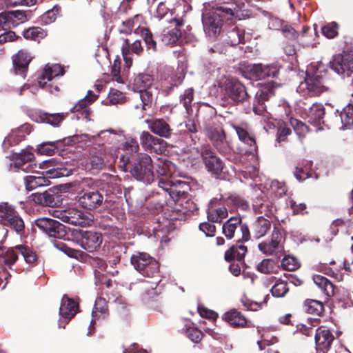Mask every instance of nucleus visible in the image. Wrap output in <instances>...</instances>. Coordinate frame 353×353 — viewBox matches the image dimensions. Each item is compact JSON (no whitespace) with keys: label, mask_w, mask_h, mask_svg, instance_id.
Segmentation results:
<instances>
[{"label":"nucleus","mask_w":353,"mask_h":353,"mask_svg":"<svg viewBox=\"0 0 353 353\" xmlns=\"http://www.w3.org/2000/svg\"><path fill=\"white\" fill-rule=\"evenodd\" d=\"M291 134L290 128H288L285 124L281 125L277 131L276 140L278 142H283L287 140V137Z\"/></svg>","instance_id":"338daca9"},{"label":"nucleus","mask_w":353,"mask_h":353,"mask_svg":"<svg viewBox=\"0 0 353 353\" xmlns=\"http://www.w3.org/2000/svg\"><path fill=\"white\" fill-rule=\"evenodd\" d=\"M150 279L151 281L144 280L139 285V289L142 292V296L144 299L152 298L161 293L160 289L158 288L160 282H158L154 287H152L154 279Z\"/></svg>","instance_id":"58836bf2"},{"label":"nucleus","mask_w":353,"mask_h":353,"mask_svg":"<svg viewBox=\"0 0 353 353\" xmlns=\"http://www.w3.org/2000/svg\"><path fill=\"white\" fill-rule=\"evenodd\" d=\"M223 321L233 327L252 326L250 322L238 310L233 309L226 312L222 316Z\"/></svg>","instance_id":"7c9ffc66"},{"label":"nucleus","mask_w":353,"mask_h":353,"mask_svg":"<svg viewBox=\"0 0 353 353\" xmlns=\"http://www.w3.org/2000/svg\"><path fill=\"white\" fill-rule=\"evenodd\" d=\"M247 252V248L243 245H236L235 246H232L230 250H228L225 254V259L228 261H230L233 259H236L237 261H242Z\"/></svg>","instance_id":"c03bdc74"},{"label":"nucleus","mask_w":353,"mask_h":353,"mask_svg":"<svg viewBox=\"0 0 353 353\" xmlns=\"http://www.w3.org/2000/svg\"><path fill=\"white\" fill-rule=\"evenodd\" d=\"M334 337L331 332L325 327H319L315 333V343L317 350H321L323 353L327 351L334 340Z\"/></svg>","instance_id":"a878e982"},{"label":"nucleus","mask_w":353,"mask_h":353,"mask_svg":"<svg viewBox=\"0 0 353 353\" xmlns=\"http://www.w3.org/2000/svg\"><path fill=\"white\" fill-rule=\"evenodd\" d=\"M101 88V85H95V91L89 90L85 98L79 100L75 105L70 109V112L72 113L78 112L81 114L83 118L88 119L90 110L88 106L97 99Z\"/></svg>","instance_id":"f3484780"},{"label":"nucleus","mask_w":353,"mask_h":353,"mask_svg":"<svg viewBox=\"0 0 353 353\" xmlns=\"http://www.w3.org/2000/svg\"><path fill=\"white\" fill-rule=\"evenodd\" d=\"M114 264H115L114 262L108 265L106 262L101 259H93L92 265L95 268V277L99 280L100 283L103 282V277L114 276L116 273H117V270H116L113 267Z\"/></svg>","instance_id":"bb28decb"},{"label":"nucleus","mask_w":353,"mask_h":353,"mask_svg":"<svg viewBox=\"0 0 353 353\" xmlns=\"http://www.w3.org/2000/svg\"><path fill=\"white\" fill-rule=\"evenodd\" d=\"M152 160L153 161L154 170H155V176L161 177L159 181V186L168 192L174 201H179L181 194L184 193V190H178V186L184 185L185 183L179 181L174 182L170 179L174 174V165L167 159L166 156L160 157L153 156Z\"/></svg>","instance_id":"f03ea898"},{"label":"nucleus","mask_w":353,"mask_h":353,"mask_svg":"<svg viewBox=\"0 0 353 353\" xmlns=\"http://www.w3.org/2000/svg\"><path fill=\"white\" fill-rule=\"evenodd\" d=\"M205 164L209 172L218 175L224 168V163L217 156H207L204 159Z\"/></svg>","instance_id":"a19ab883"},{"label":"nucleus","mask_w":353,"mask_h":353,"mask_svg":"<svg viewBox=\"0 0 353 353\" xmlns=\"http://www.w3.org/2000/svg\"><path fill=\"white\" fill-rule=\"evenodd\" d=\"M77 303L66 295L63 296L61 302L59 314L61 319L66 320L65 323H68V322L75 316L77 313Z\"/></svg>","instance_id":"473e14b6"},{"label":"nucleus","mask_w":353,"mask_h":353,"mask_svg":"<svg viewBox=\"0 0 353 353\" xmlns=\"http://www.w3.org/2000/svg\"><path fill=\"white\" fill-rule=\"evenodd\" d=\"M194 99V90L192 88L186 89L183 94L180 96V102L183 104L188 114L192 111V103Z\"/></svg>","instance_id":"3c124183"},{"label":"nucleus","mask_w":353,"mask_h":353,"mask_svg":"<svg viewBox=\"0 0 353 353\" xmlns=\"http://www.w3.org/2000/svg\"><path fill=\"white\" fill-rule=\"evenodd\" d=\"M281 265L285 270L294 271L299 268L300 264L296 258L287 256L283 259Z\"/></svg>","instance_id":"0e129e2a"},{"label":"nucleus","mask_w":353,"mask_h":353,"mask_svg":"<svg viewBox=\"0 0 353 353\" xmlns=\"http://www.w3.org/2000/svg\"><path fill=\"white\" fill-rule=\"evenodd\" d=\"M125 99L126 97L123 92L117 89H111L109 92L106 103H110L111 105L122 103L125 101Z\"/></svg>","instance_id":"864d4df0"},{"label":"nucleus","mask_w":353,"mask_h":353,"mask_svg":"<svg viewBox=\"0 0 353 353\" xmlns=\"http://www.w3.org/2000/svg\"><path fill=\"white\" fill-rule=\"evenodd\" d=\"M98 141H102L105 150L108 152H117L121 141H124L125 136L121 131L112 129L101 131L97 137Z\"/></svg>","instance_id":"9b49d317"},{"label":"nucleus","mask_w":353,"mask_h":353,"mask_svg":"<svg viewBox=\"0 0 353 353\" xmlns=\"http://www.w3.org/2000/svg\"><path fill=\"white\" fill-rule=\"evenodd\" d=\"M325 109L321 103H314L309 109L307 117L309 121L315 125H319L323 122Z\"/></svg>","instance_id":"e433bc0d"},{"label":"nucleus","mask_w":353,"mask_h":353,"mask_svg":"<svg viewBox=\"0 0 353 353\" xmlns=\"http://www.w3.org/2000/svg\"><path fill=\"white\" fill-rule=\"evenodd\" d=\"M218 202L216 199L210 201L208 209V219L214 223L221 222L222 220L228 216V210L224 207H216V203Z\"/></svg>","instance_id":"f704fd0d"},{"label":"nucleus","mask_w":353,"mask_h":353,"mask_svg":"<svg viewBox=\"0 0 353 353\" xmlns=\"http://www.w3.org/2000/svg\"><path fill=\"white\" fill-rule=\"evenodd\" d=\"M103 242L101 234L94 231H85L80 239L81 246L85 250L92 252L99 248Z\"/></svg>","instance_id":"4be33fe9"},{"label":"nucleus","mask_w":353,"mask_h":353,"mask_svg":"<svg viewBox=\"0 0 353 353\" xmlns=\"http://www.w3.org/2000/svg\"><path fill=\"white\" fill-rule=\"evenodd\" d=\"M19 252L17 246L6 250L0 248V279H8L10 274L7 272V268L11 269L17 261Z\"/></svg>","instance_id":"2eb2a0df"},{"label":"nucleus","mask_w":353,"mask_h":353,"mask_svg":"<svg viewBox=\"0 0 353 353\" xmlns=\"http://www.w3.org/2000/svg\"><path fill=\"white\" fill-rule=\"evenodd\" d=\"M149 129L155 134L168 138L172 134L170 125L163 119L146 120Z\"/></svg>","instance_id":"72a5a7b5"},{"label":"nucleus","mask_w":353,"mask_h":353,"mask_svg":"<svg viewBox=\"0 0 353 353\" xmlns=\"http://www.w3.org/2000/svg\"><path fill=\"white\" fill-rule=\"evenodd\" d=\"M330 65L337 74L350 76L353 72V53L343 52L336 55Z\"/></svg>","instance_id":"dca6fc26"},{"label":"nucleus","mask_w":353,"mask_h":353,"mask_svg":"<svg viewBox=\"0 0 353 353\" xmlns=\"http://www.w3.org/2000/svg\"><path fill=\"white\" fill-rule=\"evenodd\" d=\"M202 22L205 34L211 38H216L221 32L223 20H231L236 16L237 10L228 4L219 5L210 2L203 5Z\"/></svg>","instance_id":"f257e3e1"},{"label":"nucleus","mask_w":353,"mask_h":353,"mask_svg":"<svg viewBox=\"0 0 353 353\" xmlns=\"http://www.w3.org/2000/svg\"><path fill=\"white\" fill-rule=\"evenodd\" d=\"M170 26L165 28L161 34V41L166 45L174 44L181 37V31L178 27L182 26L183 23L177 19L172 21Z\"/></svg>","instance_id":"2f4dec72"},{"label":"nucleus","mask_w":353,"mask_h":353,"mask_svg":"<svg viewBox=\"0 0 353 353\" xmlns=\"http://www.w3.org/2000/svg\"><path fill=\"white\" fill-rule=\"evenodd\" d=\"M341 123L344 128H350L353 125V104L345 107L340 114Z\"/></svg>","instance_id":"09e8293b"},{"label":"nucleus","mask_w":353,"mask_h":353,"mask_svg":"<svg viewBox=\"0 0 353 353\" xmlns=\"http://www.w3.org/2000/svg\"><path fill=\"white\" fill-rule=\"evenodd\" d=\"M139 149V146L136 139L125 137L124 141H121L117 152H123L125 154H133L137 153Z\"/></svg>","instance_id":"79ce46f5"},{"label":"nucleus","mask_w":353,"mask_h":353,"mask_svg":"<svg viewBox=\"0 0 353 353\" xmlns=\"http://www.w3.org/2000/svg\"><path fill=\"white\" fill-rule=\"evenodd\" d=\"M315 35L316 28H314V29H311L308 28L303 31L301 37V41L304 46L314 47V43L313 42V37Z\"/></svg>","instance_id":"e2e57ef3"},{"label":"nucleus","mask_w":353,"mask_h":353,"mask_svg":"<svg viewBox=\"0 0 353 353\" xmlns=\"http://www.w3.org/2000/svg\"><path fill=\"white\" fill-rule=\"evenodd\" d=\"M23 37L27 39L37 40L44 37V31L39 27H33L23 31Z\"/></svg>","instance_id":"13d9d810"},{"label":"nucleus","mask_w":353,"mask_h":353,"mask_svg":"<svg viewBox=\"0 0 353 353\" xmlns=\"http://www.w3.org/2000/svg\"><path fill=\"white\" fill-rule=\"evenodd\" d=\"M7 163H9L10 169H21L24 172H33L37 167L32 163V159L29 156H8Z\"/></svg>","instance_id":"393cba45"},{"label":"nucleus","mask_w":353,"mask_h":353,"mask_svg":"<svg viewBox=\"0 0 353 353\" xmlns=\"http://www.w3.org/2000/svg\"><path fill=\"white\" fill-rule=\"evenodd\" d=\"M103 201V196L98 191L86 192L78 199L79 205L88 210H93L100 207Z\"/></svg>","instance_id":"412c9836"},{"label":"nucleus","mask_w":353,"mask_h":353,"mask_svg":"<svg viewBox=\"0 0 353 353\" xmlns=\"http://www.w3.org/2000/svg\"><path fill=\"white\" fill-rule=\"evenodd\" d=\"M142 146L150 153L156 154H165L167 143L159 138L155 137L148 132H143L140 137Z\"/></svg>","instance_id":"4468645a"},{"label":"nucleus","mask_w":353,"mask_h":353,"mask_svg":"<svg viewBox=\"0 0 353 353\" xmlns=\"http://www.w3.org/2000/svg\"><path fill=\"white\" fill-rule=\"evenodd\" d=\"M122 55L127 68H130L132 63V58L130 56V52L140 55L143 52V48L139 40L134 41L130 43L128 39H124L121 46Z\"/></svg>","instance_id":"c85d7f7f"},{"label":"nucleus","mask_w":353,"mask_h":353,"mask_svg":"<svg viewBox=\"0 0 353 353\" xmlns=\"http://www.w3.org/2000/svg\"><path fill=\"white\" fill-rule=\"evenodd\" d=\"M60 8L54 6L52 9L48 10L43 15V19L46 23H50L56 20L57 14L59 13Z\"/></svg>","instance_id":"774afa93"},{"label":"nucleus","mask_w":353,"mask_h":353,"mask_svg":"<svg viewBox=\"0 0 353 353\" xmlns=\"http://www.w3.org/2000/svg\"><path fill=\"white\" fill-rule=\"evenodd\" d=\"M31 54L26 50H20L13 57L12 63L16 74L21 75L23 78L26 76L28 65L32 60Z\"/></svg>","instance_id":"b1692460"},{"label":"nucleus","mask_w":353,"mask_h":353,"mask_svg":"<svg viewBox=\"0 0 353 353\" xmlns=\"http://www.w3.org/2000/svg\"><path fill=\"white\" fill-rule=\"evenodd\" d=\"M270 227L271 223L268 219L263 216L258 217L252 224V232L253 236L256 239L264 236L270 230Z\"/></svg>","instance_id":"c9c22d12"},{"label":"nucleus","mask_w":353,"mask_h":353,"mask_svg":"<svg viewBox=\"0 0 353 353\" xmlns=\"http://www.w3.org/2000/svg\"><path fill=\"white\" fill-rule=\"evenodd\" d=\"M241 219L240 217H231L223 225L222 230L224 235L229 239L234 236V232L239 228L241 234L242 239L245 241H248L250 238V232L247 225H241Z\"/></svg>","instance_id":"a211bd4d"},{"label":"nucleus","mask_w":353,"mask_h":353,"mask_svg":"<svg viewBox=\"0 0 353 353\" xmlns=\"http://www.w3.org/2000/svg\"><path fill=\"white\" fill-rule=\"evenodd\" d=\"M108 307L105 299L99 297L95 301L94 309L92 310L93 318L99 317V313L105 314L107 312Z\"/></svg>","instance_id":"bf43d9fd"},{"label":"nucleus","mask_w":353,"mask_h":353,"mask_svg":"<svg viewBox=\"0 0 353 353\" xmlns=\"http://www.w3.org/2000/svg\"><path fill=\"white\" fill-rule=\"evenodd\" d=\"M138 93L141 103L135 104L134 108H141L142 110H147L155 103L159 92L157 88H149L145 90L138 91Z\"/></svg>","instance_id":"c756f323"},{"label":"nucleus","mask_w":353,"mask_h":353,"mask_svg":"<svg viewBox=\"0 0 353 353\" xmlns=\"http://www.w3.org/2000/svg\"><path fill=\"white\" fill-rule=\"evenodd\" d=\"M223 86L225 97L231 99L234 102H243L248 97L245 86L237 80L227 79Z\"/></svg>","instance_id":"f8f14e48"},{"label":"nucleus","mask_w":353,"mask_h":353,"mask_svg":"<svg viewBox=\"0 0 353 353\" xmlns=\"http://www.w3.org/2000/svg\"><path fill=\"white\" fill-rule=\"evenodd\" d=\"M305 310L309 314L320 315L323 311V305L316 300H307L305 302Z\"/></svg>","instance_id":"8fccbe9b"},{"label":"nucleus","mask_w":353,"mask_h":353,"mask_svg":"<svg viewBox=\"0 0 353 353\" xmlns=\"http://www.w3.org/2000/svg\"><path fill=\"white\" fill-rule=\"evenodd\" d=\"M290 123L301 140L306 136L308 128L305 124L294 118H291Z\"/></svg>","instance_id":"5fc2aeb1"},{"label":"nucleus","mask_w":353,"mask_h":353,"mask_svg":"<svg viewBox=\"0 0 353 353\" xmlns=\"http://www.w3.org/2000/svg\"><path fill=\"white\" fill-rule=\"evenodd\" d=\"M131 263L143 276L154 279L152 287L161 281L159 263L148 254L138 253L131 257Z\"/></svg>","instance_id":"20e7f679"},{"label":"nucleus","mask_w":353,"mask_h":353,"mask_svg":"<svg viewBox=\"0 0 353 353\" xmlns=\"http://www.w3.org/2000/svg\"><path fill=\"white\" fill-rule=\"evenodd\" d=\"M63 74L64 70L61 65L48 63L39 78L38 84L41 88L46 89L49 92L54 93L58 91V87L51 83L48 84L47 81H50L53 78L62 76Z\"/></svg>","instance_id":"6e6552de"},{"label":"nucleus","mask_w":353,"mask_h":353,"mask_svg":"<svg viewBox=\"0 0 353 353\" xmlns=\"http://www.w3.org/2000/svg\"><path fill=\"white\" fill-rule=\"evenodd\" d=\"M283 236L281 232L274 228L270 239L259 244L258 248L261 252L266 255L278 256L283 251Z\"/></svg>","instance_id":"1a4fd4ad"},{"label":"nucleus","mask_w":353,"mask_h":353,"mask_svg":"<svg viewBox=\"0 0 353 353\" xmlns=\"http://www.w3.org/2000/svg\"><path fill=\"white\" fill-rule=\"evenodd\" d=\"M0 218L3 225L9 227L17 233L24 230V221L14 208L7 202L0 203Z\"/></svg>","instance_id":"0eeeda50"},{"label":"nucleus","mask_w":353,"mask_h":353,"mask_svg":"<svg viewBox=\"0 0 353 353\" xmlns=\"http://www.w3.org/2000/svg\"><path fill=\"white\" fill-rule=\"evenodd\" d=\"M134 85L138 91L145 90L149 88H157L153 85L152 76L148 74L137 75L134 80Z\"/></svg>","instance_id":"49530a36"},{"label":"nucleus","mask_w":353,"mask_h":353,"mask_svg":"<svg viewBox=\"0 0 353 353\" xmlns=\"http://www.w3.org/2000/svg\"><path fill=\"white\" fill-rule=\"evenodd\" d=\"M121 160L126 163L128 169L137 180L147 183L154 181L155 174L150 156H121Z\"/></svg>","instance_id":"7ed1b4c3"},{"label":"nucleus","mask_w":353,"mask_h":353,"mask_svg":"<svg viewBox=\"0 0 353 353\" xmlns=\"http://www.w3.org/2000/svg\"><path fill=\"white\" fill-rule=\"evenodd\" d=\"M139 32H140L141 37H143L147 47L149 49H152L154 51L156 50L157 43L156 41H154L152 38V34L150 31L145 28H141L138 29Z\"/></svg>","instance_id":"052dcab7"},{"label":"nucleus","mask_w":353,"mask_h":353,"mask_svg":"<svg viewBox=\"0 0 353 353\" xmlns=\"http://www.w3.org/2000/svg\"><path fill=\"white\" fill-rule=\"evenodd\" d=\"M17 248L19 254L23 256L26 263H33L36 261L37 255L31 249L22 245H17Z\"/></svg>","instance_id":"6e6d98bb"},{"label":"nucleus","mask_w":353,"mask_h":353,"mask_svg":"<svg viewBox=\"0 0 353 353\" xmlns=\"http://www.w3.org/2000/svg\"><path fill=\"white\" fill-rule=\"evenodd\" d=\"M114 264H115L114 262L108 265L106 262L101 259H93L92 265L95 268V277L99 280L100 283L103 282V277L114 276L116 273H117V270H116L113 267Z\"/></svg>","instance_id":"cd10ccee"},{"label":"nucleus","mask_w":353,"mask_h":353,"mask_svg":"<svg viewBox=\"0 0 353 353\" xmlns=\"http://www.w3.org/2000/svg\"><path fill=\"white\" fill-rule=\"evenodd\" d=\"M67 114V113H45L42 117V119L44 122L53 126H58L65 119Z\"/></svg>","instance_id":"603ef678"},{"label":"nucleus","mask_w":353,"mask_h":353,"mask_svg":"<svg viewBox=\"0 0 353 353\" xmlns=\"http://www.w3.org/2000/svg\"><path fill=\"white\" fill-rule=\"evenodd\" d=\"M0 218L3 225L9 227L17 233L24 230V221L14 208L7 202L0 203Z\"/></svg>","instance_id":"423d86ee"},{"label":"nucleus","mask_w":353,"mask_h":353,"mask_svg":"<svg viewBox=\"0 0 353 353\" xmlns=\"http://www.w3.org/2000/svg\"><path fill=\"white\" fill-rule=\"evenodd\" d=\"M280 86V84L273 81L269 82L266 86L259 90L255 97L256 103H265L270 97L274 94V89Z\"/></svg>","instance_id":"ea45409f"},{"label":"nucleus","mask_w":353,"mask_h":353,"mask_svg":"<svg viewBox=\"0 0 353 353\" xmlns=\"http://www.w3.org/2000/svg\"><path fill=\"white\" fill-rule=\"evenodd\" d=\"M233 128L235 130L239 140L250 146V154L257 152L258 148L255 137L251 129L246 124H242L239 126L233 125Z\"/></svg>","instance_id":"5701e85b"},{"label":"nucleus","mask_w":353,"mask_h":353,"mask_svg":"<svg viewBox=\"0 0 353 353\" xmlns=\"http://www.w3.org/2000/svg\"><path fill=\"white\" fill-rule=\"evenodd\" d=\"M53 216L63 222L81 226H90L93 223V216L74 208H68L64 210H54Z\"/></svg>","instance_id":"39448f33"},{"label":"nucleus","mask_w":353,"mask_h":353,"mask_svg":"<svg viewBox=\"0 0 353 353\" xmlns=\"http://www.w3.org/2000/svg\"><path fill=\"white\" fill-rule=\"evenodd\" d=\"M25 185L28 190H32L41 186L50 185V181L42 176H28L25 177Z\"/></svg>","instance_id":"37998d69"},{"label":"nucleus","mask_w":353,"mask_h":353,"mask_svg":"<svg viewBox=\"0 0 353 353\" xmlns=\"http://www.w3.org/2000/svg\"><path fill=\"white\" fill-rule=\"evenodd\" d=\"M288 285L285 281H279L272 286L271 289L274 296L282 297L288 292Z\"/></svg>","instance_id":"680f3d73"},{"label":"nucleus","mask_w":353,"mask_h":353,"mask_svg":"<svg viewBox=\"0 0 353 353\" xmlns=\"http://www.w3.org/2000/svg\"><path fill=\"white\" fill-rule=\"evenodd\" d=\"M307 90L310 95H319L327 90V85L323 77L320 74V72L316 71L313 74L307 72V75L304 82H301L299 85V89Z\"/></svg>","instance_id":"9d476101"},{"label":"nucleus","mask_w":353,"mask_h":353,"mask_svg":"<svg viewBox=\"0 0 353 353\" xmlns=\"http://www.w3.org/2000/svg\"><path fill=\"white\" fill-rule=\"evenodd\" d=\"M277 268L272 259H264L257 265V270L264 274H270Z\"/></svg>","instance_id":"4d7b16f0"},{"label":"nucleus","mask_w":353,"mask_h":353,"mask_svg":"<svg viewBox=\"0 0 353 353\" xmlns=\"http://www.w3.org/2000/svg\"><path fill=\"white\" fill-rule=\"evenodd\" d=\"M314 283L328 296L334 294V286L332 283L325 277L321 275L313 276Z\"/></svg>","instance_id":"a18cd8bd"},{"label":"nucleus","mask_w":353,"mask_h":353,"mask_svg":"<svg viewBox=\"0 0 353 353\" xmlns=\"http://www.w3.org/2000/svg\"><path fill=\"white\" fill-rule=\"evenodd\" d=\"M26 20V13L21 10L8 11L0 14V24L4 30L14 28Z\"/></svg>","instance_id":"6ab92c4d"},{"label":"nucleus","mask_w":353,"mask_h":353,"mask_svg":"<svg viewBox=\"0 0 353 353\" xmlns=\"http://www.w3.org/2000/svg\"><path fill=\"white\" fill-rule=\"evenodd\" d=\"M265 65L262 63L249 65L245 70V76L252 80L265 79Z\"/></svg>","instance_id":"4c0bfd02"},{"label":"nucleus","mask_w":353,"mask_h":353,"mask_svg":"<svg viewBox=\"0 0 353 353\" xmlns=\"http://www.w3.org/2000/svg\"><path fill=\"white\" fill-rule=\"evenodd\" d=\"M35 225L50 237L61 239L66 233L65 226L54 219L39 218L35 221Z\"/></svg>","instance_id":"ddd939ff"},{"label":"nucleus","mask_w":353,"mask_h":353,"mask_svg":"<svg viewBox=\"0 0 353 353\" xmlns=\"http://www.w3.org/2000/svg\"><path fill=\"white\" fill-rule=\"evenodd\" d=\"M321 30L326 37L334 38L338 34V24L336 22H331L323 26Z\"/></svg>","instance_id":"69168bd1"},{"label":"nucleus","mask_w":353,"mask_h":353,"mask_svg":"<svg viewBox=\"0 0 353 353\" xmlns=\"http://www.w3.org/2000/svg\"><path fill=\"white\" fill-rule=\"evenodd\" d=\"M69 141V139H64L57 141L44 142L37 148V152L39 154H61L62 152H70L67 146Z\"/></svg>","instance_id":"aec40b11"},{"label":"nucleus","mask_w":353,"mask_h":353,"mask_svg":"<svg viewBox=\"0 0 353 353\" xmlns=\"http://www.w3.org/2000/svg\"><path fill=\"white\" fill-rule=\"evenodd\" d=\"M226 37L225 42L230 46H236L244 39L243 32L236 27H232L228 30Z\"/></svg>","instance_id":"de8ad7c7"}]
</instances>
